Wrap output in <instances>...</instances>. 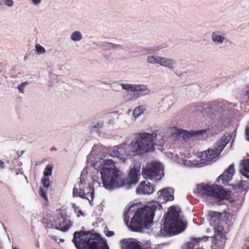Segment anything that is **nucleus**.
Segmentation results:
<instances>
[{
	"instance_id": "nucleus-7",
	"label": "nucleus",
	"mask_w": 249,
	"mask_h": 249,
	"mask_svg": "<svg viewBox=\"0 0 249 249\" xmlns=\"http://www.w3.org/2000/svg\"><path fill=\"white\" fill-rule=\"evenodd\" d=\"M197 193L211 202L220 201L228 199L230 192L223 189L217 185H198L197 186Z\"/></svg>"
},
{
	"instance_id": "nucleus-40",
	"label": "nucleus",
	"mask_w": 249,
	"mask_h": 249,
	"mask_svg": "<svg viewBox=\"0 0 249 249\" xmlns=\"http://www.w3.org/2000/svg\"><path fill=\"white\" fill-rule=\"evenodd\" d=\"M33 3L35 5H38L41 1V0H32Z\"/></svg>"
},
{
	"instance_id": "nucleus-15",
	"label": "nucleus",
	"mask_w": 249,
	"mask_h": 249,
	"mask_svg": "<svg viewBox=\"0 0 249 249\" xmlns=\"http://www.w3.org/2000/svg\"><path fill=\"white\" fill-rule=\"evenodd\" d=\"M140 169L141 164L138 162L135 163L133 167L130 168L128 177L129 184H134L138 181V177L141 176Z\"/></svg>"
},
{
	"instance_id": "nucleus-46",
	"label": "nucleus",
	"mask_w": 249,
	"mask_h": 249,
	"mask_svg": "<svg viewBox=\"0 0 249 249\" xmlns=\"http://www.w3.org/2000/svg\"><path fill=\"white\" fill-rule=\"evenodd\" d=\"M3 164V162L2 161L0 160V166L1 168H3L2 166Z\"/></svg>"
},
{
	"instance_id": "nucleus-14",
	"label": "nucleus",
	"mask_w": 249,
	"mask_h": 249,
	"mask_svg": "<svg viewBox=\"0 0 249 249\" xmlns=\"http://www.w3.org/2000/svg\"><path fill=\"white\" fill-rule=\"evenodd\" d=\"M174 190L171 188H164L159 191L157 193L158 202L160 204V203H165L168 201H172L174 200Z\"/></svg>"
},
{
	"instance_id": "nucleus-2",
	"label": "nucleus",
	"mask_w": 249,
	"mask_h": 249,
	"mask_svg": "<svg viewBox=\"0 0 249 249\" xmlns=\"http://www.w3.org/2000/svg\"><path fill=\"white\" fill-rule=\"evenodd\" d=\"M112 159L100 158L93 163L95 170L99 174L103 186L107 190L120 188L125 185L122 172Z\"/></svg>"
},
{
	"instance_id": "nucleus-13",
	"label": "nucleus",
	"mask_w": 249,
	"mask_h": 249,
	"mask_svg": "<svg viewBox=\"0 0 249 249\" xmlns=\"http://www.w3.org/2000/svg\"><path fill=\"white\" fill-rule=\"evenodd\" d=\"M121 249H145L142 244L133 238L124 239L120 241Z\"/></svg>"
},
{
	"instance_id": "nucleus-45",
	"label": "nucleus",
	"mask_w": 249,
	"mask_h": 249,
	"mask_svg": "<svg viewBox=\"0 0 249 249\" xmlns=\"http://www.w3.org/2000/svg\"><path fill=\"white\" fill-rule=\"evenodd\" d=\"M243 249H249V248L246 245H245L243 247Z\"/></svg>"
},
{
	"instance_id": "nucleus-47",
	"label": "nucleus",
	"mask_w": 249,
	"mask_h": 249,
	"mask_svg": "<svg viewBox=\"0 0 249 249\" xmlns=\"http://www.w3.org/2000/svg\"><path fill=\"white\" fill-rule=\"evenodd\" d=\"M3 0H0V5L3 4Z\"/></svg>"
},
{
	"instance_id": "nucleus-4",
	"label": "nucleus",
	"mask_w": 249,
	"mask_h": 249,
	"mask_svg": "<svg viewBox=\"0 0 249 249\" xmlns=\"http://www.w3.org/2000/svg\"><path fill=\"white\" fill-rule=\"evenodd\" d=\"M179 208L172 206L169 208L162 226L158 228L160 233L158 236H164L166 234H176L182 232L185 229L186 225L179 216Z\"/></svg>"
},
{
	"instance_id": "nucleus-23",
	"label": "nucleus",
	"mask_w": 249,
	"mask_h": 249,
	"mask_svg": "<svg viewBox=\"0 0 249 249\" xmlns=\"http://www.w3.org/2000/svg\"><path fill=\"white\" fill-rule=\"evenodd\" d=\"M241 166V172L242 175L249 178V159L243 160Z\"/></svg>"
},
{
	"instance_id": "nucleus-8",
	"label": "nucleus",
	"mask_w": 249,
	"mask_h": 249,
	"mask_svg": "<svg viewBox=\"0 0 249 249\" xmlns=\"http://www.w3.org/2000/svg\"><path fill=\"white\" fill-rule=\"evenodd\" d=\"M96 235L89 231H75L72 242L77 249H99V243ZM103 249H109L108 247Z\"/></svg>"
},
{
	"instance_id": "nucleus-29",
	"label": "nucleus",
	"mask_w": 249,
	"mask_h": 249,
	"mask_svg": "<svg viewBox=\"0 0 249 249\" xmlns=\"http://www.w3.org/2000/svg\"><path fill=\"white\" fill-rule=\"evenodd\" d=\"M209 215L210 217V221H211V222H212L213 220H217V221H218L221 216L219 213L214 211L209 212Z\"/></svg>"
},
{
	"instance_id": "nucleus-6",
	"label": "nucleus",
	"mask_w": 249,
	"mask_h": 249,
	"mask_svg": "<svg viewBox=\"0 0 249 249\" xmlns=\"http://www.w3.org/2000/svg\"><path fill=\"white\" fill-rule=\"evenodd\" d=\"M211 104L209 109L215 108L217 121L215 127L219 131L229 124L236 113V110L234 105L227 101H213Z\"/></svg>"
},
{
	"instance_id": "nucleus-43",
	"label": "nucleus",
	"mask_w": 249,
	"mask_h": 249,
	"mask_svg": "<svg viewBox=\"0 0 249 249\" xmlns=\"http://www.w3.org/2000/svg\"><path fill=\"white\" fill-rule=\"evenodd\" d=\"M160 50V48H159V47H154L153 50V51L154 52L159 51Z\"/></svg>"
},
{
	"instance_id": "nucleus-35",
	"label": "nucleus",
	"mask_w": 249,
	"mask_h": 249,
	"mask_svg": "<svg viewBox=\"0 0 249 249\" xmlns=\"http://www.w3.org/2000/svg\"><path fill=\"white\" fill-rule=\"evenodd\" d=\"M244 96L247 100L249 101V84L245 88Z\"/></svg>"
},
{
	"instance_id": "nucleus-49",
	"label": "nucleus",
	"mask_w": 249,
	"mask_h": 249,
	"mask_svg": "<svg viewBox=\"0 0 249 249\" xmlns=\"http://www.w3.org/2000/svg\"><path fill=\"white\" fill-rule=\"evenodd\" d=\"M12 249H19L17 248L16 247L13 246L12 247Z\"/></svg>"
},
{
	"instance_id": "nucleus-34",
	"label": "nucleus",
	"mask_w": 249,
	"mask_h": 249,
	"mask_svg": "<svg viewBox=\"0 0 249 249\" xmlns=\"http://www.w3.org/2000/svg\"><path fill=\"white\" fill-rule=\"evenodd\" d=\"M42 183L44 187L48 188L50 185V180L49 178H44L42 179Z\"/></svg>"
},
{
	"instance_id": "nucleus-26",
	"label": "nucleus",
	"mask_w": 249,
	"mask_h": 249,
	"mask_svg": "<svg viewBox=\"0 0 249 249\" xmlns=\"http://www.w3.org/2000/svg\"><path fill=\"white\" fill-rule=\"evenodd\" d=\"M146 108L143 106H138L136 107L133 110L132 114L135 119L138 118L141 115L144 114Z\"/></svg>"
},
{
	"instance_id": "nucleus-48",
	"label": "nucleus",
	"mask_w": 249,
	"mask_h": 249,
	"mask_svg": "<svg viewBox=\"0 0 249 249\" xmlns=\"http://www.w3.org/2000/svg\"><path fill=\"white\" fill-rule=\"evenodd\" d=\"M19 174H22V172H17V173H16V175H18Z\"/></svg>"
},
{
	"instance_id": "nucleus-28",
	"label": "nucleus",
	"mask_w": 249,
	"mask_h": 249,
	"mask_svg": "<svg viewBox=\"0 0 249 249\" xmlns=\"http://www.w3.org/2000/svg\"><path fill=\"white\" fill-rule=\"evenodd\" d=\"M103 147L102 145H94L92 148L90 154L92 156L100 155L103 152Z\"/></svg>"
},
{
	"instance_id": "nucleus-12",
	"label": "nucleus",
	"mask_w": 249,
	"mask_h": 249,
	"mask_svg": "<svg viewBox=\"0 0 249 249\" xmlns=\"http://www.w3.org/2000/svg\"><path fill=\"white\" fill-rule=\"evenodd\" d=\"M172 134L176 135L184 140H187L192 137L200 136L201 138H205L207 136V130L203 129L197 131L184 130L181 129L173 128L172 129Z\"/></svg>"
},
{
	"instance_id": "nucleus-33",
	"label": "nucleus",
	"mask_w": 249,
	"mask_h": 249,
	"mask_svg": "<svg viewBox=\"0 0 249 249\" xmlns=\"http://www.w3.org/2000/svg\"><path fill=\"white\" fill-rule=\"evenodd\" d=\"M39 194L44 199L45 201H47L48 198L46 192L41 187H40L39 189Z\"/></svg>"
},
{
	"instance_id": "nucleus-24",
	"label": "nucleus",
	"mask_w": 249,
	"mask_h": 249,
	"mask_svg": "<svg viewBox=\"0 0 249 249\" xmlns=\"http://www.w3.org/2000/svg\"><path fill=\"white\" fill-rule=\"evenodd\" d=\"M223 232L222 229L221 228L218 229L217 230H215V233L214 234V240L213 244L216 245L217 244L220 243V246H221L223 245Z\"/></svg>"
},
{
	"instance_id": "nucleus-44",
	"label": "nucleus",
	"mask_w": 249,
	"mask_h": 249,
	"mask_svg": "<svg viewBox=\"0 0 249 249\" xmlns=\"http://www.w3.org/2000/svg\"><path fill=\"white\" fill-rule=\"evenodd\" d=\"M72 207L76 210V209H77L78 207L76 206L75 204H72Z\"/></svg>"
},
{
	"instance_id": "nucleus-38",
	"label": "nucleus",
	"mask_w": 249,
	"mask_h": 249,
	"mask_svg": "<svg viewBox=\"0 0 249 249\" xmlns=\"http://www.w3.org/2000/svg\"><path fill=\"white\" fill-rule=\"evenodd\" d=\"M246 140L249 141V127H248L246 129Z\"/></svg>"
},
{
	"instance_id": "nucleus-51",
	"label": "nucleus",
	"mask_w": 249,
	"mask_h": 249,
	"mask_svg": "<svg viewBox=\"0 0 249 249\" xmlns=\"http://www.w3.org/2000/svg\"><path fill=\"white\" fill-rule=\"evenodd\" d=\"M56 211H57V213H60V210H57Z\"/></svg>"
},
{
	"instance_id": "nucleus-5",
	"label": "nucleus",
	"mask_w": 249,
	"mask_h": 249,
	"mask_svg": "<svg viewBox=\"0 0 249 249\" xmlns=\"http://www.w3.org/2000/svg\"><path fill=\"white\" fill-rule=\"evenodd\" d=\"M231 139V136L230 134L224 135L215 143L213 148L202 152L199 156L202 161L201 162H198L195 160L192 161L190 160L186 159H181L179 160L178 162L188 167H202L205 164L206 162L211 161L218 157Z\"/></svg>"
},
{
	"instance_id": "nucleus-31",
	"label": "nucleus",
	"mask_w": 249,
	"mask_h": 249,
	"mask_svg": "<svg viewBox=\"0 0 249 249\" xmlns=\"http://www.w3.org/2000/svg\"><path fill=\"white\" fill-rule=\"evenodd\" d=\"M29 84V83L28 81H25L24 82H22L20 84H19L18 87L17 89L20 93H24V89L25 87L28 86Z\"/></svg>"
},
{
	"instance_id": "nucleus-18",
	"label": "nucleus",
	"mask_w": 249,
	"mask_h": 249,
	"mask_svg": "<svg viewBox=\"0 0 249 249\" xmlns=\"http://www.w3.org/2000/svg\"><path fill=\"white\" fill-rule=\"evenodd\" d=\"M72 224V222L70 219L61 215L59 218L58 217L56 229L59 230L63 231H66L71 228Z\"/></svg>"
},
{
	"instance_id": "nucleus-42",
	"label": "nucleus",
	"mask_w": 249,
	"mask_h": 249,
	"mask_svg": "<svg viewBox=\"0 0 249 249\" xmlns=\"http://www.w3.org/2000/svg\"><path fill=\"white\" fill-rule=\"evenodd\" d=\"M103 123H98L97 124V125H95V127H97V128H100V127H102L103 126Z\"/></svg>"
},
{
	"instance_id": "nucleus-10",
	"label": "nucleus",
	"mask_w": 249,
	"mask_h": 249,
	"mask_svg": "<svg viewBox=\"0 0 249 249\" xmlns=\"http://www.w3.org/2000/svg\"><path fill=\"white\" fill-rule=\"evenodd\" d=\"M163 166L159 162L148 163L143 169L142 175L145 178L158 181L160 180L163 175Z\"/></svg>"
},
{
	"instance_id": "nucleus-37",
	"label": "nucleus",
	"mask_w": 249,
	"mask_h": 249,
	"mask_svg": "<svg viewBox=\"0 0 249 249\" xmlns=\"http://www.w3.org/2000/svg\"><path fill=\"white\" fill-rule=\"evenodd\" d=\"M105 233L106 235L108 237H111L114 235V232L112 231H109L108 230H106L105 231Z\"/></svg>"
},
{
	"instance_id": "nucleus-16",
	"label": "nucleus",
	"mask_w": 249,
	"mask_h": 249,
	"mask_svg": "<svg viewBox=\"0 0 249 249\" xmlns=\"http://www.w3.org/2000/svg\"><path fill=\"white\" fill-rule=\"evenodd\" d=\"M154 191L153 184L146 180L142 181L136 190L137 194L143 195H150L153 193Z\"/></svg>"
},
{
	"instance_id": "nucleus-41",
	"label": "nucleus",
	"mask_w": 249,
	"mask_h": 249,
	"mask_svg": "<svg viewBox=\"0 0 249 249\" xmlns=\"http://www.w3.org/2000/svg\"><path fill=\"white\" fill-rule=\"evenodd\" d=\"M84 216V213L82 212V211L81 210H79L78 211V214H77V217H79L80 216Z\"/></svg>"
},
{
	"instance_id": "nucleus-17",
	"label": "nucleus",
	"mask_w": 249,
	"mask_h": 249,
	"mask_svg": "<svg viewBox=\"0 0 249 249\" xmlns=\"http://www.w3.org/2000/svg\"><path fill=\"white\" fill-rule=\"evenodd\" d=\"M208 236L203 237H192L190 241L187 242L183 246V249H204L199 247V243L202 240L206 241L208 239Z\"/></svg>"
},
{
	"instance_id": "nucleus-20",
	"label": "nucleus",
	"mask_w": 249,
	"mask_h": 249,
	"mask_svg": "<svg viewBox=\"0 0 249 249\" xmlns=\"http://www.w3.org/2000/svg\"><path fill=\"white\" fill-rule=\"evenodd\" d=\"M159 65L172 71L176 68V62L172 58L161 56Z\"/></svg>"
},
{
	"instance_id": "nucleus-1",
	"label": "nucleus",
	"mask_w": 249,
	"mask_h": 249,
	"mask_svg": "<svg viewBox=\"0 0 249 249\" xmlns=\"http://www.w3.org/2000/svg\"><path fill=\"white\" fill-rule=\"evenodd\" d=\"M158 131L154 130L151 133L142 132L136 134L135 142L131 145H124L119 147L114 146L109 151L110 156L113 158L119 159L122 162H124L128 156L130 155H142L146 153L152 152L157 145L158 139Z\"/></svg>"
},
{
	"instance_id": "nucleus-36",
	"label": "nucleus",
	"mask_w": 249,
	"mask_h": 249,
	"mask_svg": "<svg viewBox=\"0 0 249 249\" xmlns=\"http://www.w3.org/2000/svg\"><path fill=\"white\" fill-rule=\"evenodd\" d=\"M3 3L9 7H11L14 5V2L12 0H4Z\"/></svg>"
},
{
	"instance_id": "nucleus-19",
	"label": "nucleus",
	"mask_w": 249,
	"mask_h": 249,
	"mask_svg": "<svg viewBox=\"0 0 249 249\" xmlns=\"http://www.w3.org/2000/svg\"><path fill=\"white\" fill-rule=\"evenodd\" d=\"M234 173L233 164H231L228 168L217 178L218 180L221 179L222 183H225L231 180Z\"/></svg>"
},
{
	"instance_id": "nucleus-9",
	"label": "nucleus",
	"mask_w": 249,
	"mask_h": 249,
	"mask_svg": "<svg viewBox=\"0 0 249 249\" xmlns=\"http://www.w3.org/2000/svg\"><path fill=\"white\" fill-rule=\"evenodd\" d=\"M126 91L132 92L141 91L142 93H131L128 96V98L130 100H135L142 95H148L150 93V91L148 88L147 86L144 84H131L128 83H114L111 88L114 90L118 91L120 89V87Z\"/></svg>"
},
{
	"instance_id": "nucleus-39",
	"label": "nucleus",
	"mask_w": 249,
	"mask_h": 249,
	"mask_svg": "<svg viewBox=\"0 0 249 249\" xmlns=\"http://www.w3.org/2000/svg\"><path fill=\"white\" fill-rule=\"evenodd\" d=\"M109 45L110 47L113 48H118L120 47V45L118 44H116L109 43Z\"/></svg>"
},
{
	"instance_id": "nucleus-21",
	"label": "nucleus",
	"mask_w": 249,
	"mask_h": 249,
	"mask_svg": "<svg viewBox=\"0 0 249 249\" xmlns=\"http://www.w3.org/2000/svg\"><path fill=\"white\" fill-rule=\"evenodd\" d=\"M58 217L53 215H46L42 219V223L48 228L56 229Z\"/></svg>"
},
{
	"instance_id": "nucleus-25",
	"label": "nucleus",
	"mask_w": 249,
	"mask_h": 249,
	"mask_svg": "<svg viewBox=\"0 0 249 249\" xmlns=\"http://www.w3.org/2000/svg\"><path fill=\"white\" fill-rule=\"evenodd\" d=\"M161 56L156 55H148L146 58V62L148 64H160Z\"/></svg>"
},
{
	"instance_id": "nucleus-11",
	"label": "nucleus",
	"mask_w": 249,
	"mask_h": 249,
	"mask_svg": "<svg viewBox=\"0 0 249 249\" xmlns=\"http://www.w3.org/2000/svg\"><path fill=\"white\" fill-rule=\"evenodd\" d=\"M78 186L79 188L75 187L73 189V196H79L82 198H85L90 203L94 198V188L89 184L86 183L81 179L78 182Z\"/></svg>"
},
{
	"instance_id": "nucleus-27",
	"label": "nucleus",
	"mask_w": 249,
	"mask_h": 249,
	"mask_svg": "<svg viewBox=\"0 0 249 249\" xmlns=\"http://www.w3.org/2000/svg\"><path fill=\"white\" fill-rule=\"evenodd\" d=\"M70 39L74 42H78L83 38L82 33L79 31H75L71 33L70 35Z\"/></svg>"
},
{
	"instance_id": "nucleus-22",
	"label": "nucleus",
	"mask_w": 249,
	"mask_h": 249,
	"mask_svg": "<svg viewBox=\"0 0 249 249\" xmlns=\"http://www.w3.org/2000/svg\"><path fill=\"white\" fill-rule=\"evenodd\" d=\"M211 39L216 44H222L226 40L225 34L218 30L212 33Z\"/></svg>"
},
{
	"instance_id": "nucleus-32",
	"label": "nucleus",
	"mask_w": 249,
	"mask_h": 249,
	"mask_svg": "<svg viewBox=\"0 0 249 249\" xmlns=\"http://www.w3.org/2000/svg\"><path fill=\"white\" fill-rule=\"evenodd\" d=\"M53 170V166L50 164H48L43 172L44 176L47 177L52 174Z\"/></svg>"
},
{
	"instance_id": "nucleus-50",
	"label": "nucleus",
	"mask_w": 249,
	"mask_h": 249,
	"mask_svg": "<svg viewBox=\"0 0 249 249\" xmlns=\"http://www.w3.org/2000/svg\"><path fill=\"white\" fill-rule=\"evenodd\" d=\"M108 123H109V124H114V122H113L112 121H109V122H108Z\"/></svg>"
},
{
	"instance_id": "nucleus-3",
	"label": "nucleus",
	"mask_w": 249,
	"mask_h": 249,
	"mask_svg": "<svg viewBox=\"0 0 249 249\" xmlns=\"http://www.w3.org/2000/svg\"><path fill=\"white\" fill-rule=\"evenodd\" d=\"M161 208L157 201L152 202L145 206L139 209L132 218L130 224L128 223L129 217L127 216L130 207L125 208L124 221L129 228L133 231L141 232L144 228H149L153 222L155 211Z\"/></svg>"
},
{
	"instance_id": "nucleus-30",
	"label": "nucleus",
	"mask_w": 249,
	"mask_h": 249,
	"mask_svg": "<svg viewBox=\"0 0 249 249\" xmlns=\"http://www.w3.org/2000/svg\"><path fill=\"white\" fill-rule=\"evenodd\" d=\"M35 50L38 55L43 54L46 53L45 49L39 44H36L35 45Z\"/></svg>"
}]
</instances>
